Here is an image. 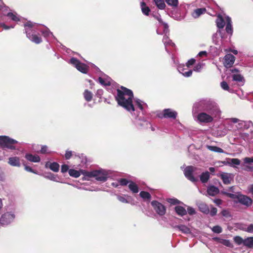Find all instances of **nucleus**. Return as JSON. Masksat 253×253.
<instances>
[{
  "label": "nucleus",
  "instance_id": "1",
  "mask_svg": "<svg viewBox=\"0 0 253 253\" xmlns=\"http://www.w3.org/2000/svg\"><path fill=\"white\" fill-rule=\"evenodd\" d=\"M24 27L27 37L32 42L37 44H39L42 42V38L36 34L38 31H40L42 35L47 38L48 42L55 38L49 29L47 28H45L44 30L41 29L39 24L28 21L24 24Z\"/></svg>",
  "mask_w": 253,
  "mask_h": 253
},
{
  "label": "nucleus",
  "instance_id": "2",
  "mask_svg": "<svg viewBox=\"0 0 253 253\" xmlns=\"http://www.w3.org/2000/svg\"><path fill=\"white\" fill-rule=\"evenodd\" d=\"M133 97L132 91L125 87L121 86V89H117V95L116 96V100L120 106L123 107L131 114L134 115L135 108L132 104V98Z\"/></svg>",
  "mask_w": 253,
  "mask_h": 253
},
{
  "label": "nucleus",
  "instance_id": "3",
  "mask_svg": "<svg viewBox=\"0 0 253 253\" xmlns=\"http://www.w3.org/2000/svg\"><path fill=\"white\" fill-rule=\"evenodd\" d=\"M197 108L199 111L207 112L212 115H220L221 111L217 103L211 99H204L199 101L194 104V109Z\"/></svg>",
  "mask_w": 253,
  "mask_h": 253
},
{
  "label": "nucleus",
  "instance_id": "4",
  "mask_svg": "<svg viewBox=\"0 0 253 253\" xmlns=\"http://www.w3.org/2000/svg\"><path fill=\"white\" fill-rule=\"evenodd\" d=\"M82 174L88 177H94L97 181L105 182L109 176V170L103 169H99L90 171L86 170L82 171Z\"/></svg>",
  "mask_w": 253,
  "mask_h": 253
},
{
  "label": "nucleus",
  "instance_id": "5",
  "mask_svg": "<svg viewBox=\"0 0 253 253\" xmlns=\"http://www.w3.org/2000/svg\"><path fill=\"white\" fill-rule=\"evenodd\" d=\"M8 7L5 6L4 3L0 4V11L1 12L3 16H7L10 20L18 22L21 20V17L15 11H8Z\"/></svg>",
  "mask_w": 253,
  "mask_h": 253
},
{
  "label": "nucleus",
  "instance_id": "6",
  "mask_svg": "<svg viewBox=\"0 0 253 253\" xmlns=\"http://www.w3.org/2000/svg\"><path fill=\"white\" fill-rule=\"evenodd\" d=\"M200 172V169L191 166L187 167L184 170L185 177L194 183L198 181V178L194 177V174H199Z\"/></svg>",
  "mask_w": 253,
  "mask_h": 253
},
{
  "label": "nucleus",
  "instance_id": "7",
  "mask_svg": "<svg viewBox=\"0 0 253 253\" xmlns=\"http://www.w3.org/2000/svg\"><path fill=\"white\" fill-rule=\"evenodd\" d=\"M18 141L6 136H0V146L3 149H16L15 145Z\"/></svg>",
  "mask_w": 253,
  "mask_h": 253
},
{
  "label": "nucleus",
  "instance_id": "8",
  "mask_svg": "<svg viewBox=\"0 0 253 253\" xmlns=\"http://www.w3.org/2000/svg\"><path fill=\"white\" fill-rule=\"evenodd\" d=\"M220 115H212L207 112L202 111L197 116V120L200 123H209L212 122L214 118L219 117Z\"/></svg>",
  "mask_w": 253,
  "mask_h": 253
},
{
  "label": "nucleus",
  "instance_id": "9",
  "mask_svg": "<svg viewBox=\"0 0 253 253\" xmlns=\"http://www.w3.org/2000/svg\"><path fill=\"white\" fill-rule=\"evenodd\" d=\"M69 63L75 66L78 71L83 73L86 74L88 70V68L86 64L81 63L76 58H72L70 60Z\"/></svg>",
  "mask_w": 253,
  "mask_h": 253
},
{
  "label": "nucleus",
  "instance_id": "10",
  "mask_svg": "<svg viewBox=\"0 0 253 253\" xmlns=\"http://www.w3.org/2000/svg\"><path fill=\"white\" fill-rule=\"evenodd\" d=\"M152 206L156 213L160 216H163L166 212V208L162 203L157 201H153L151 203Z\"/></svg>",
  "mask_w": 253,
  "mask_h": 253
},
{
  "label": "nucleus",
  "instance_id": "11",
  "mask_svg": "<svg viewBox=\"0 0 253 253\" xmlns=\"http://www.w3.org/2000/svg\"><path fill=\"white\" fill-rule=\"evenodd\" d=\"M15 218V215L11 212H6L0 218V223L3 225H7L10 223Z\"/></svg>",
  "mask_w": 253,
  "mask_h": 253
},
{
  "label": "nucleus",
  "instance_id": "12",
  "mask_svg": "<svg viewBox=\"0 0 253 253\" xmlns=\"http://www.w3.org/2000/svg\"><path fill=\"white\" fill-rule=\"evenodd\" d=\"M154 17L158 20L160 23L159 27L157 30V34H162V33L160 32L161 29L163 30V33H168L169 31L168 25L162 21L160 15H155Z\"/></svg>",
  "mask_w": 253,
  "mask_h": 253
},
{
  "label": "nucleus",
  "instance_id": "13",
  "mask_svg": "<svg viewBox=\"0 0 253 253\" xmlns=\"http://www.w3.org/2000/svg\"><path fill=\"white\" fill-rule=\"evenodd\" d=\"M236 202H238L247 207H249L252 205L253 200L247 196L240 194L238 199Z\"/></svg>",
  "mask_w": 253,
  "mask_h": 253
},
{
  "label": "nucleus",
  "instance_id": "14",
  "mask_svg": "<svg viewBox=\"0 0 253 253\" xmlns=\"http://www.w3.org/2000/svg\"><path fill=\"white\" fill-rule=\"evenodd\" d=\"M231 72V76L232 78V80L234 81L241 82L243 84L244 83V78L240 74L239 71L236 69H231L230 70Z\"/></svg>",
  "mask_w": 253,
  "mask_h": 253
},
{
  "label": "nucleus",
  "instance_id": "15",
  "mask_svg": "<svg viewBox=\"0 0 253 253\" xmlns=\"http://www.w3.org/2000/svg\"><path fill=\"white\" fill-rule=\"evenodd\" d=\"M187 68L186 65H179L177 67L178 72L185 77H190L192 74V70H188L187 71H185V70H187Z\"/></svg>",
  "mask_w": 253,
  "mask_h": 253
},
{
  "label": "nucleus",
  "instance_id": "16",
  "mask_svg": "<svg viewBox=\"0 0 253 253\" xmlns=\"http://www.w3.org/2000/svg\"><path fill=\"white\" fill-rule=\"evenodd\" d=\"M224 60V66L226 67H230L234 63L235 57L231 54H228L225 56Z\"/></svg>",
  "mask_w": 253,
  "mask_h": 253
},
{
  "label": "nucleus",
  "instance_id": "17",
  "mask_svg": "<svg viewBox=\"0 0 253 253\" xmlns=\"http://www.w3.org/2000/svg\"><path fill=\"white\" fill-rule=\"evenodd\" d=\"M220 177L222 179L223 182L225 184H229L233 179V175L231 173L222 172L220 174Z\"/></svg>",
  "mask_w": 253,
  "mask_h": 253
},
{
  "label": "nucleus",
  "instance_id": "18",
  "mask_svg": "<svg viewBox=\"0 0 253 253\" xmlns=\"http://www.w3.org/2000/svg\"><path fill=\"white\" fill-rule=\"evenodd\" d=\"M165 35H164L163 39V42L165 46L166 50L169 53V51L168 49V46H174L175 44L172 42V41L169 39L168 36L167 35V33H164Z\"/></svg>",
  "mask_w": 253,
  "mask_h": 253
},
{
  "label": "nucleus",
  "instance_id": "19",
  "mask_svg": "<svg viewBox=\"0 0 253 253\" xmlns=\"http://www.w3.org/2000/svg\"><path fill=\"white\" fill-rule=\"evenodd\" d=\"M134 103L135 106H136L143 113L145 111L146 109L148 107L146 103L139 99H134Z\"/></svg>",
  "mask_w": 253,
  "mask_h": 253
},
{
  "label": "nucleus",
  "instance_id": "20",
  "mask_svg": "<svg viewBox=\"0 0 253 253\" xmlns=\"http://www.w3.org/2000/svg\"><path fill=\"white\" fill-rule=\"evenodd\" d=\"M136 125L139 128H148L150 127L152 131L155 130V128L151 126V124L148 121L146 120H138V121L136 123Z\"/></svg>",
  "mask_w": 253,
  "mask_h": 253
},
{
  "label": "nucleus",
  "instance_id": "21",
  "mask_svg": "<svg viewBox=\"0 0 253 253\" xmlns=\"http://www.w3.org/2000/svg\"><path fill=\"white\" fill-rule=\"evenodd\" d=\"M252 125V123L250 121L246 122L243 121H240L237 125V128L238 129H247L249 128Z\"/></svg>",
  "mask_w": 253,
  "mask_h": 253
},
{
  "label": "nucleus",
  "instance_id": "22",
  "mask_svg": "<svg viewBox=\"0 0 253 253\" xmlns=\"http://www.w3.org/2000/svg\"><path fill=\"white\" fill-rule=\"evenodd\" d=\"M8 163L11 166L19 167L21 166L20 159L18 157H11L8 159Z\"/></svg>",
  "mask_w": 253,
  "mask_h": 253
},
{
  "label": "nucleus",
  "instance_id": "23",
  "mask_svg": "<svg viewBox=\"0 0 253 253\" xmlns=\"http://www.w3.org/2000/svg\"><path fill=\"white\" fill-rule=\"evenodd\" d=\"M177 113L170 109H166L164 110V117L165 118L175 119Z\"/></svg>",
  "mask_w": 253,
  "mask_h": 253
},
{
  "label": "nucleus",
  "instance_id": "24",
  "mask_svg": "<svg viewBox=\"0 0 253 253\" xmlns=\"http://www.w3.org/2000/svg\"><path fill=\"white\" fill-rule=\"evenodd\" d=\"M98 80L99 83L102 85L105 86L110 85L111 84V79L106 75H104L102 77H100Z\"/></svg>",
  "mask_w": 253,
  "mask_h": 253
},
{
  "label": "nucleus",
  "instance_id": "25",
  "mask_svg": "<svg viewBox=\"0 0 253 253\" xmlns=\"http://www.w3.org/2000/svg\"><path fill=\"white\" fill-rule=\"evenodd\" d=\"M216 26L219 30L223 29L224 27L226 22L225 17L223 18L220 15H218L216 20Z\"/></svg>",
  "mask_w": 253,
  "mask_h": 253
},
{
  "label": "nucleus",
  "instance_id": "26",
  "mask_svg": "<svg viewBox=\"0 0 253 253\" xmlns=\"http://www.w3.org/2000/svg\"><path fill=\"white\" fill-rule=\"evenodd\" d=\"M25 158L28 161L34 163H38L41 161L40 157L37 155H33L31 154H27L25 155Z\"/></svg>",
  "mask_w": 253,
  "mask_h": 253
},
{
  "label": "nucleus",
  "instance_id": "27",
  "mask_svg": "<svg viewBox=\"0 0 253 253\" xmlns=\"http://www.w3.org/2000/svg\"><path fill=\"white\" fill-rule=\"evenodd\" d=\"M45 166L46 167H49V168L51 170H52L54 172H58L59 171V165L56 162H53V163L47 162V163H46Z\"/></svg>",
  "mask_w": 253,
  "mask_h": 253
},
{
  "label": "nucleus",
  "instance_id": "28",
  "mask_svg": "<svg viewBox=\"0 0 253 253\" xmlns=\"http://www.w3.org/2000/svg\"><path fill=\"white\" fill-rule=\"evenodd\" d=\"M225 19L226 22V31L227 33L232 34L233 30L231 18L229 16H225Z\"/></svg>",
  "mask_w": 253,
  "mask_h": 253
},
{
  "label": "nucleus",
  "instance_id": "29",
  "mask_svg": "<svg viewBox=\"0 0 253 253\" xmlns=\"http://www.w3.org/2000/svg\"><path fill=\"white\" fill-rule=\"evenodd\" d=\"M176 213L179 216H183L186 214L187 211L182 206H177L174 208Z\"/></svg>",
  "mask_w": 253,
  "mask_h": 253
},
{
  "label": "nucleus",
  "instance_id": "30",
  "mask_svg": "<svg viewBox=\"0 0 253 253\" xmlns=\"http://www.w3.org/2000/svg\"><path fill=\"white\" fill-rule=\"evenodd\" d=\"M175 228L178 229L179 231L184 234H189L191 233L190 229L184 225H178L174 226Z\"/></svg>",
  "mask_w": 253,
  "mask_h": 253
},
{
  "label": "nucleus",
  "instance_id": "31",
  "mask_svg": "<svg viewBox=\"0 0 253 253\" xmlns=\"http://www.w3.org/2000/svg\"><path fill=\"white\" fill-rule=\"evenodd\" d=\"M207 192L209 195L213 196L218 193L219 190L214 186H211L208 188Z\"/></svg>",
  "mask_w": 253,
  "mask_h": 253
},
{
  "label": "nucleus",
  "instance_id": "32",
  "mask_svg": "<svg viewBox=\"0 0 253 253\" xmlns=\"http://www.w3.org/2000/svg\"><path fill=\"white\" fill-rule=\"evenodd\" d=\"M222 38L221 36V32L220 30H218L217 32L214 34L212 36L213 42L215 44H219V38Z\"/></svg>",
  "mask_w": 253,
  "mask_h": 253
},
{
  "label": "nucleus",
  "instance_id": "33",
  "mask_svg": "<svg viewBox=\"0 0 253 253\" xmlns=\"http://www.w3.org/2000/svg\"><path fill=\"white\" fill-rule=\"evenodd\" d=\"M84 170V169H81L79 171L74 169H70L68 171L69 174L71 176L78 178L79 177L81 174H82V171Z\"/></svg>",
  "mask_w": 253,
  "mask_h": 253
},
{
  "label": "nucleus",
  "instance_id": "34",
  "mask_svg": "<svg viewBox=\"0 0 253 253\" xmlns=\"http://www.w3.org/2000/svg\"><path fill=\"white\" fill-rule=\"evenodd\" d=\"M140 6L142 13L145 15H149L150 9L144 1H142L140 3Z\"/></svg>",
  "mask_w": 253,
  "mask_h": 253
},
{
  "label": "nucleus",
  "instance_id": "35",
  "mask_svg": "<svg viewBox=\"0 0 253 253\" xmlns=\"http://www.w3.org/2000/svg\"><path fill=\"white\" fill-rule=\"evenodd\" d=\"M210 176V172L209 171H206L202 173L200 175V179L202 183H206L209 180Z\"/></svg>",
  "mask_w": 253,
  "mask_h": 253
},
{
  "label": "nucleus",
  "instance_id": "36",
  "mask_svg": "<svg viewBox=\"0 0 253 253\" xmlns=\"http://www.w3.org/2000/svg\"><path fill=\"white\" fill-rule=\"evenodd\" d=\"M206 11V8H198L196 9L192 13V16L195 18H197L199 17L201 14L204 13Z\"/></svg>",
  "mask_w": 253,
  "mask_h": 253
},
{
  "label": "nucleus",
  "instance_id": "37",
  "mask_svg": "<svg viewBox=\"0 0 253 253\" xmlns=\"http://www.w3.org/2000/svg\"><path fill=\"white\" fill-rule=\"evenodd\" d=\"M128 187L130 190L134 193H137L139 191L137 185L132 181H129Z\"/></svg>",
  "mask_w": 253,
  "mask_h": 253
},
{
  "label": "nucleus",
  "instance_id": "38",
  "mask_svg": "<svg viewBox=\"0 0 253 253\" xmlns=\"http://www.w3.org/2000/svg\"><path fill=\"white\" fill-rule=\"evenodd\" d=\"M244 246L249 248H253V237H248L244 239Z\"/></svg>",
  "mask_w": 253,
  "mask_h": 253
},
{
  "label": "nucleus",
  "instance_id": "39",
  "mask_svg": "<svg viewBox=\"0 0 253 253\" xmlns=\"http://www.w3.org/2000/svg\"><path fill=\"white\" fill-rule=\"evenodd\" d=\"M199 208L202 212L205 213H208L210 212L209 207L205 203H200L199 205Z\"/></svg>",
  "mask_w": 253,
  "mask_h": 253
},
{
  "label": "nucleus",
  "instance_id": "40",
  "mask_svg": "<svg viewBox=\"0 0 253 253\" xmlns=\"http://www.w3.org/2000/svg\"><path fill=\"white\" fill-rule=\"evenodd\" d=\"M207 148L213 152H217V153H223L224 151L221 148L215 146H210V145H207Z\"/></svg>",
  "mask_w": 253,
  "mask_h": 253
},
{
  "label": "nucleus",
  "instance_id": "41",
  "mask_svg": "<svg viewBox=\"0 0 253 253\" xmlns=\"http://www.w3.org/2000/svg\"><path fill=\"white\" fill-rule=\"evenodd\" d=\"M84 98L87 101H90L91 100L92 98V93L88 91V90H85L84 93Z\"/></svg>",
  "mask_w": 253,
  "mask_h": 253
},
{
  "label": "nucleus",
  "instance_id": "42",
  "mask_svg": "<svg viewBox=\"0 0 253 253\" xmlns=\"http://www.w3.org/2000/svg\"><path fill=\"white\" fill-rule=\"evenodd\" d=\"M234 242L237 245H241L242 244H243L244 245V239H243L241 237L239 236H235L233 238Z\"/></svg>",
  "mask_w": 253,
  "mask_h": 253
},
{
  "label": "nucleus",
  "instance_id": "43",
  "mask_svg": "<svg viewBox=\"0 0 253 253\" xmlns=\"http://www.w3.org/2000/svg\"><path fill=\"white\" fill-rule=\"evenodd\" d=\"M140 196L144 200H150L151 196L149 193L145 191H141L139 193Z\"/></svg>",
  "mask_w": 253,
  "mask_h": 253
},
{
  "label": "nucleus",
  "instance_id": "44",
  "mask_svg": "<svg viewBox=\"0 0 253 253\" xmlns=\"http://www.w3.org/2000/svg\"><path fill=\"white\" fill-rule=\"evenodd\" d=\"M230 162V166L233 167L234 165H240L241 161L239 159L237 158H229Z\"/></svg>",
  "mask_w": 253,
  "mask_h": 253
},
{
  "label": "nucleus",
  "instance_id": "45",
  "mask_svg": "<svg viewBox=\"0 0 253 253\" xmlns=\"http://www.w3.org/2000/svg\"><path fill=\"white\" fill-rule=\"evenodd\" d=\"M154 1L156 5L160 9H163L165 8L166 5L164 0H154Z\"/></svg>",
  "mask_w": 253,
  "mask_h": 253
},
{
  "label": "nucleus",
  "instance_id": "46",
  "mask_svg": "<svg viewBox=\"0 0 253 253\" xmlns=\"http://www.w3.org/2000/svg\"><path fill=\"white\" fill-rule=\"evenodd\" d=\"M46 178H48L51 180L58 182V177L57 175H55L53 173H48L47 175L45 176Z\"/></svg>",
  "mask_w": 253,
  "mask_h": 253
},
{
  "label": "nucleus",
  "instance_id": "47",
  "mask_svg": "<svg viewBox=\"0 0 253 253\" xmlns=\"http://www.w3.org/2000/svg\"><path fill=\"white\" fill-rule=\"evenodd\" d=\"M166 2L169 5L177 6L178 3V0H166Z\"/></svg>",
  "mask_w": 253,
  "mask_h": 253
},
{
  "label": "nucleus",
  "instance_id": "48",
  "mask_svg": "<svg viewBox=\"0 0 253 253\" xmlns=\"http://www.w3.org/2000/svg\"><path fill=\"white\" fill-rule=\"evenodd\" d=\"M220 243L222 244H223V245H224L226 247H228L232 248L233 247V244L231 243V242L229 240H226V239L222 240V241L220 242Z\"/></svg>",
  "mask_w": 253,
  "mask_h": 253
},
{
  "label": "nucleus",
  "instance_id": "49",
  "mask_svg": "<svg viewBox=\"0 0 253 253\" xmlns=\"http://www.w3.org/2000/svg\"><path fill=\"white\" fill-rule=\"evenodd\" d=\"M167 201L168 203L171 205H176L179 204L181 202L178 200L175 199V198H169L167 199Z\"/></svg>",
  "mask_w": 253,
  "mask_h": 253
},
{
  "label": "nucleus",
  "instance_id": "50",
  "mask_svg": "<svg viewBox=\"0 0 253 253\" xmlns=\"http://www.w3.org/2000/svg\"><path fill=\"white\" fill-rule=\"evenodd\" d=\"M204 66V64L202 63H199L197 64L194 68V71L196 72H199L201 71L202 69L203 68Z\"/></svg>",
  "mask_w": 253,
  "mask_h": 253
},
{
  "label": "nucleus",
  "instance_id": "51",
  "mask_svg": "<svg viewBox=\"0 0 253 253\" xmlns=\"http://www.w3.org/2000/svg\"><path fill=\"white\" fill-rule=\"evenodd\" d=\"M220 86H221V87L223 89V90H227V91H230V88L229 87V85L228 84H227V83L226 82H222L221 83H220Z\"/></svg>",
  "mask_w": 253,
  "mask_h": 253
},
{
  "label": "nucleus",
  "instance_id": "52",
  "mask_svg": "<svg viewBox=\"0 0 253 253\" xmlns=\"http://www.w3.org/2000/svg\"><path fill=\"white\" fill-rule=\"evenodd\" d=\"M212 231L216 233H220L222 232V228L220 226L216 225L212 227Z\"/></svg>",
  "mask_w": 253,
  "mask_h": 253
},
{
  "label": "nucleus",
  "instance_id": "53",
  "mask_svg": "<svg viewBox=\"0 0 253 253\" xmlns=\"http://www.w3.org/2000/svg\"><path fill=\"white\" fill-rule=\"evenodd\" d=\"M240 194H232V193H226L228 197L231 199L238 200Z\"/></svg>",
  "mask_w": 253,
  "mask_h": 253
},
{
  "label": "nucleus",
  "instance_id": "54",
  "mask_svg": "<svg viewBox=\"0 0 253 253\" xmlns=\"http://www.w3.org/2000/svg\"><path fill=\"white\" fill-rule=\"evenodd\" d=\"M221 214L223 216L226 218H230L231 217L230 212L227 210H223L221 211Z\"/></svg>",
  "mask_w": 253,
  "mask_h": 253
},
{
  "label": "nucleus",
  "instance_id": "55",
  "mask_svg": "<svg viewBox=\"0 0 253 253\" xmlns=\"http://www.w3.org/2000/svg\"><path fill=\"white\" fill-rule=\"evenodd\" d=\"M119 182L120 185L125 186L127 184H129V181L125 178H121L119 180Z\"/></svg>",
  "mask_w": 253,
  "mask_h": 253
},
{
  "label": "nucleus",
  "instance_id": "56",
  "mask_svg": "<svg viewBox=\"0 0 253 253\" xmlns=\"http://www.w3.org/2000/svg\"><path fill=\"white\" fill-rule=\"evenodd\" d=\"M244 162L245 164H251L253 163V157H246L244 159Z\"/></svg>",
  "mask_w": 253,
  "mask_h": 253
},
{
  "label": "nucleus",
  "instance_id": "57",
  "mask_svg": "<svg viewBox=\"0 0 253 253\" xmlns=\"http://www.w3.org/2000/svg\"><path fill=\"white\" fill-rule=\"evenodd\" d=\"M187 212H188L190 215H193L195 214L196 211L194 208L191 207H188Z\"/></svg>",
  "mask_w": 253,
  "mask_h": 253
},
{
  "label": "nucleus",
  "instance_id": "58",
  "mask_svg": "<svg viewBox=\"0 0 253 253\" xmlns=\"http://www.w3.org/2000/svg\"><path fill=\"white\" fill-rule=\"evenodd\" d=\"M246 232L250 233H253V224H250L247 226Z\"/></svg>",
  "mask_w": 253,
  "mask_h": 253
},
{
  "label": "nucleus",
  "instance_id": "59",
  "mask_svg": "<svg viewBox=\"0 0 253 253\" xmlns=\"http://www.w3.org/2000/svg\"><path fill=\"white\" fill-rule=\"evenodd\" d=\"M40 152L42 154H45L48 153V148L46 145H43L42 146Z\"/></svg>",
  "mask_w": 253,
  "mask_h": 253
},
{
  "label": "nucleus",
  "instance_id": "60",
  "mask_svg": "<svg viewBox=\"0 0 253 253\" xmlns=\"http://www.w3.org/2000/svg\"><path fill=\"white\" fill-rule=\"evenodd\" d=\"M118 199L121 202L124 203H128V201L125 198V197L123 196H121L120 195L117 196Z\"/></svg>",
  "mask_w": 253,
  "mask_h": 253
},
{
  "label": "nucleus",
  "instance_id": "61",
  "mask_svg": "<svg viewBox=\"0 0 253 253\" xmlns=\"http://www.w3.org/2000/svg\"><path fill=\"white\" fill-rule=\"evenodd\" d=\"M69 167L67 165H63L61 166V171L62 173H64L67 172L68 170L69 171Z\"/></svg>",
  "mask_w": 253,
  "mask_h": 253
},
{
  "label": "nucleus",
  "instance_id": "62",
  "mask_svg": "<svg viewBox=\"0 0 253 253\" xmlns=\"http://www.w3.org/2000/svg\"><path fill=\"white\" fill-rule=\"evenodd\" d=\"M195 60L193 58H192V59L189 60L186 63V67L187 68L189 67L190 66L193 65L195 63Z\"/></svg>",
  "mask_w": 253,
  "mask_h": 253
},
{
  "label": "nucleus",
  "instance_id": "63",
  "mask_svg": "<svg viewBox=\"0 0 253 253\" xmlns=\"http://www.w3.org/2000/svg\"><path fill=\"white\" fill-rule=\"evenodd\" d=\"M237 227L239 229L246 232L247 226L245 225H244L243 224L239 223V224H237Z\"/></svg>",
  "mask_w": 253,
  "mask_h": 253
},
{
  "label": "nucleus",
  "instance_id": "64",
  "mask_svg": "<svg viewBox=\"0 0 253 253\" xmlns=\"http://www.w3.org/2000/svg\"><path fill=\"white\" fill-rule=\"evenodd\" d=\"M72 155V152L71 151H67L65 154V157L66 159L69 160Z\"/></svg>",
  "mask_w": 253,
  "mask_h": 253
}]
</instances>
